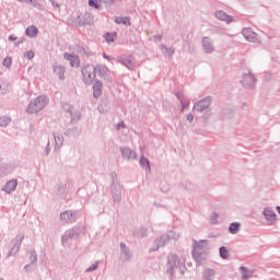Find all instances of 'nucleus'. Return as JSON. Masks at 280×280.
Listing matches in <instances>:
<instances>
[{
    "instance_id": "1",
    "label": "nucleus",
    "mask_w": 280,
    "mask_h": 280,
    "mask_svg": "<svg viewBox=\"0 0 280 280\" xmlns=\"http://www.w3.org/2000/svg\"><path fill=\"white\" fill-rule=\"evenodd\" d=\"M209 250H211V243L209 241H192L191 255L197 266L207 264V259H209Z\"/></svg>"
},
{
    "instance_id": "2",
    "label": "nucleus",
    "mask_w": 280,
    "mask_h": 280,
    "mask_svg": "<svg viewBox=\"0 0 280 280\" xmlns=\"http://www.w3.org/2000/svg\"><path fill=\"white\" fill-rule=\"evenodd\" d=\"M167 269L166 272L171 275V277H174V273L176 270L180 272V275H185L187 271V267L185 266V258L178 257V255L170 254L167 256Z\"/></svg>"
},
{
    "instance_id": "3",
    "label": "nucleus",
    "mask_w": 280,
    "mask_h": 280,
    "mask_svg": "<svg viewBox=\"0 0 280 280\" xmlns=\"http://www.w3.org/2000/svg\"><path fill=\"white\" fill-rule=\"evenodd\" d=\"M49 104V98L45 95H39L37 96L34 101H31L27 108L26 113L28 115H34V113H40L45 106Z\"/></svg>"
},
{
    "instance_id": "4",
    "label": "nucleus",
    "mask_w": 280,
    "mask_h": 280,
    "mask_svg": "<svg viewBox=\"0 0 280 280\" xmlns=\"http://www.w3.org/2000/svg\"><path fill=\"white\" fill-rule=\"evenodd\" d=\"M179 238H180V234L176 233L175 231H168L154 241L155 247H153L151 252L154 253L159 250V248H163V246H165L167 242H171V240H174V242H176V240H179Z\"/></svg>"
},
{
    "instance_id": "5",
    "label": "nucleus",
    "mask_w": 280,
    "mask_h": 280,
    "mask_svg": "<svg viewBox=\"0 0 280 280\" xmlns=\"http://www.w3.org/2000/svg\"><path fill=\"white\" fill-rule=\"evenodd\" d=\"M110 196L113 202L119 205L121 202V185L119 184V179H117V174H112V183H110Z\"/></svg>"
},
{
    "instance_id": "6",
    "label": "nucleus",
    "mask_w": 280,
    "mask_h": 280,
    "mask_svg": "<svg viewBox=\"0 0 280 280\" xmlns=\"http://www.w3.org/2000/svg\"><path fill=\"white\" fill-rule=\"evenodd\" d=\"M81 73L83 75L84 84H93L95 82L96 73H95V66L86 65L82 68Z\"/></svg>"
},
{
    "instance_id": "7",
    "label": "nucleus",
    "mask_w": 280,
    "mask_h": 280,
    "mask_svg": "<svg viewBox=\"0 0 280 280\" xmlns=\"http://www.w3.org/2000/svg\"><path fill=\"white\" fill-rule=\"evenodd\" d=\"M23 240H25V235L18 234L12 241H11V248L7 255V257H14L19 250H21V245L23 244Z\"/></svg>"
},
{
    "instance_id": "8",
    "label": "nucleus",
    "mask_w": 280,
    "mask_h": 280,
    "mask_svg": "<svg viewBox=\"0 0 280 280\" xmlns=\"http://www.w3.org/2000/svg\"><path fill=\"white\" fill-rule=\"evenodd\" d=\"M211 106V96H207L199 102L195 103L192 107V113H205V110H209Z\"/></svg>"
},
{
    "instance_id": "9",
    "label": "nucleus",
    "mask_w": 280,
    "mask_h": 280,
    "mask_svg": "<svg viewBox=\"0 0 280 280\" xmlns=\"http://www.w3.org/2000/svg\"><path fill=\"white\" fill-rule=\"evenodd\" d=\"M80 233H82V228L73 226L72 229L66 231L61 236L62 244H66L68 240H78L80 237Z\"/></svg>"
},
{
    "instance_id": "10",
    "label": "nucleus",
    "mask_w": 280,
    "mask_h": 280,
    "mask_svg": "<svg viewBox=\"0 0 280 280\" xmlns=\"http://www.w3.org/2000/svg\"><path fill=\"white\" fill-rule=\"evenodd\" d=\"M116 62H118V65H122V67H126L129 71H135V69H137L132 55L118 57Z\"/></svg>"
},
{
    "instance_id": "11",
    "label": "nucleus",
    "mask_w": 280,
    "mask_h": 280,
    "mask_svg": "<svg viewBox=\"0 0 280 280\" xmlns=\"http://www.w3.org/2000/svg\"><path fill=\"white\" fill-rule=\"evenodd\" d=\"M61 222L66 224H73L78 220V211L75 210H67L60 213Z\"/></svg>"
},
{
    "instance_id": "12",
    "label": "nucleus",
    "mask_w": 280,
    "mask_h": 280,
    "mask_svg": "<svg viewBox=\"0 0 280 280\" xmlns=\"http://www.w3.org/2000/svg\"><path fill=\"white\" fill-rule=\"evenodd\" d=\"M119 152L124 161H137V152L130 149V147H120Z\"/></svg>"
},
{
    "instance_id": "13",
    "label": "nucleus",
    "mask_w": 280,
    "mask_h": 280,
    "mask_svg": "<svg viewBox=\"0 0 280 280\" xmlns=\"http://www.w3.org/2000/svg\"><path fill=\"white\" fill-rule=\"evenodd\" d=\"M71 188V180L66 179L56 186L57 196H66L67 191Z\"/></svg>"
},
{
    "instance_id": "14",
    "label": "nucleus",
    "mask_w": 280,
    "mask_h": 280,
    "mask_svg": "<svg viewBox=\"0 0 280 280\" xmlns=\"http://www.w3.org/2000/svg\"><path fill=\"white\" fill-rule=\"evenodd\" d=\"M120 259L121 261H130L132 259V252L126 243H120Z\"/></svg>"
},
{
    "instance_id": "15",
    "label": "nucleus",
    "mask_w": 280,
    "mask_h": 280,
    "mask_svg": "<svg viewBox=\"0 0 280 280\" xmlns=\"http://www.w3.org/2000/svg\"><path fill=\"white\" fill-rule=\"evenodd\" d=\"M63 59L70 62V67L78 69L80 67V57L78 55H72L69 52L63 54Z\"/></svg>"
},
{
    "instance_id": "16",
    "label": "nucleus",
    "mask_w": 280,
    "mask_h": 280,
    "mask_svg": "<svg viewBox=\"0 0 280 280\" xmlns=\"http://www.w3.org/2000/svg\"><path fill=\"white\" fill-rule=\"evenodd\" d=\"M109 72H110V70L108 69V67H106L104 65L94 66V73H96V75H98L100 78H103L104 80H106V78H108Z\"/></svg>"
},
{
    "instance_id": "17",
    "label": "nucleus",
    "mask_w": 280,
    "mask_h": 280,
    "mask_svg": "<svg viewBox=\"0 0 280 280\" xmlns=\"http://www.w3.org/2000/svg\"><path fill=\"white\" fill-rule=\"evenodd\" d=\"M14 163L9 162L0 165V176H8L14 172Z\"/></svg>"
},
{
    "instance_id": "18",
    "label": "nucleus",
    "mask_w": 280,
    "mask_h": 280,
    "mask_svg": "<svg viewBox=\"0 0 280 280\" xmlns=\"http://www.w3.org/2000/svg\"><path fill=\"white\" fill-rule=\"evenodd\" d=\"M19 182L16 179H11L5 183V185L2 188V191H5V194H12V191H16Z\"/></svg>"
},
{
    "instance_id": "19",
    "label": "nucleus",
    "mask_w": 280,
    "mask_h": 280,
    "mask_svg": "<svg viewBox=\"0 0 280 280\" xmlns=\"http://www.w3.org/2000/svg\"><path fill=\"white\" fill-rule=\"evenodd\" d=\"M52 70H54V73L58 75L59 80H65V73L67 71L65 69V66L55 63L52 65Z\"/></svg>"
},
{
    "instance_id": "20",
    "label": "nucleus",
    "mask_w": 280,
    "mask_h": 280,
    "mask_svg": "<svg viewBox=\"0 0 280 280\" xmlns=\"http://www.w3.org/2000/svg\"><path fill=\"white\" fill-rule=\"evenodd\" d=\"M243 36L246 40H249V43L257 42V33L253 32L250 28L243 30Z\"/></svg>"
},
{
    "instance_id": "21",
    "label": "nucleus",
    "mask_w": 280,
    "mask_h": 280,
    "mask_svg": "<svg viewBox=\"0 0 280 280\" xmlns=\"http://www.w3.org/2000/svg\"><path fill=\"white\" fill-rule=\"evenodd\" d=\"M104 84L100 80H95L93 84V97L97 98L102 95V89Z\"/></svg>"
},
{
    "instance_id": "22",
    "label": "nucleus",
    "mask_w": 280,
    "mask_h": 280,
    "mask_svg": "<svg viewBox=\"0 0 280 280\" xmlns=\"http://www.w3.org/2000/svg\"><path fill=\"white\" fill-rule=\"evenodd\" d=\"M176 97L182 105L180 113H185V108L189 107V100H187L183 93H176Z\"/></svg>"
},
{
    "instance_id": "23",
    "label": "nucleus",
    "mask_w": 280,
    "mask_h": 280,
    "mask_svg": "<svg viewBox=\"0 0 280 280\" xmlns=\"http://www.w3.org/2000/svg\"><path fill=\"white\" fill-rule=\"evenodd\" d=\"M214 16L219 19V21H225V23H233V16L224 13V11H218Z\"/></svg>"
},
{
    "instance_id": "24",
    "label": "nucleus",
    "mask_w": 280,
    "mask_h": 280,
    "mask_svg": "<svg viewBox=\"0 0 280 280\" xmlns=\"http://www.w3.org/2000/svg\"><path fill=\"white\" fill-rule=\"evenodd\" d=\"M25 34L28 38H36V36H38V27L35 25L26 27Z\"/></svg>"
},
{
    "instance_id": "25",
    "label": "nucleus",
    "mask_w": 280,
    "mask_h": 280,
    "mask_svg": "<svg viewBox=\"0 0 280 280\" xmlns=\"http://www.w3.org/2000/svg\"><path fill=\"white\" fill-rule=\"evenodd\" d=\"M264 215L266 217V220H268V222H277V213H275V211L266 209L264 211Z\"/></svg>"
},
{
    "instance_id": "26",
    "label": "nucleus",
    "mask_w": 280,
    "mask_h": 280,
    "mask_svg": "<svg viewBox=\"0 0 280 280\" xmlns=\"http://www.w3.org/2000/svg\"><path fill=\"white\" fill-rule=\"evenodd\" d=\"M135 237H148V228H138L133 231Z\"/></svg>"
},
{
    "instance_id": "27",
    "label": "nucleus",
    "mask_w": 280,
    "mask_h": 280,
    "mask_svg": "<svg viewBox=\"0 0 280 280\" xmlns=\"http://www.w3.org/2000/svg\"><path fill=\"white\" fill-rule=\"evenodd\" d=\"M160 49L162 54H165L166 56H168V58H172L174 56V51H175L174 47L167 48V46H165L164 44H161Z\"/></svg>"
},
{
    "instance_id": "28",
    "label": "nucleus",
    "mask_w": 280,
    "mask_h": 280,
    "mask_svg": "<svg viewBox=\"0 0 280 280\" xmlns=\"http://www.w3.org/2000/svg\"><path fill=\"white\" fill-rule=\"evenodd\" d=\"M80 119H82V114L80 113V110H72L70 113V121L71 124H78V121H80Z\"/></svg>"
},
{
    "instance_id": "29",
    "label": "nucleus",
    "mask_w": 280,
    "mask_h": 280,
    "mask_svg": "<svg viewBox=\"0 0 280 280\" xmlns=\"http://www.w3.org/2000/svg\"><path fill=\"white\" fill-rule=\"evenodd\" d=\"M202 47L206 54L211 52V38L209 37H203L202 38Z\"/></svg>"
},
{
    "instance_id": "30",
    "label": "nucleus",
    "mask_w": 280,
    "mask_h": 280,
    "mask_svg": "<svg viewBox=\"0 0 280 280\" xmlns=\"http://www.w3.org/2000/svg\"><path fill=\"white\" fill-rule=\"evenodd\" d=\"M115 23H116L117 25H128V26L132 25V24L130 23V18H128V16H126V18L117 16V18L115 19Z\"/></svg>"
},
{
    "instance_id": "31",
    "label": "nucleus",
    "mask_w": 280,
    "mask_h": 280,
    "mask_svg": "<svg viewBox=\"0 0 280 280\" xmlns=\"http://www.w3.org/2000/svg\"><path fill=\"white\" fill-rule=\"evenodd\" d=\"M140 166H142L143 170H147V172H150L151 171V167H150V160H148V158L145 156H141L140 158Z\"/></svg>"
},
{
    "instance_id": "32",
    "label": "nucleus",
    "mask_w": 280,
    "mask_h": 280,
    "mask_svg": "<svg viewBox=\"0 0 280 280\" xmlns=\"http://www.w3.org/2000/svg\"><path fill=\"white\" fill-rule=\"evenodd\" d=\"M12 121V118L9 116H1L0 117V128H5L7 126H10V122Z\"/></svg>"
},
{
    "instance_id": "33",
    "label": "nucleus",
    "mask_w": 280,
    "mask_h": 280,
    "mask_svg": "<svg viewBox=\"0 0 280 280\" xmlns=\"http://www.w3.org/2000/svg\"><path fill=\"white\" fill-rule=\"evenodd\" d=\"M243 84L245 86H253V84H255V77H253L252 74H248L243 79Z\"/></svg>"
},
{
    "instance_id": "34",
    "label": "nucleus",
    "mask_w": 280,
    "mask_h": 280,
    "mask_svg": "<svg viewBox=\"0 0 280 280\" xmlns=\"http://www.w3.org/2000/svg\"><path fill=\"white\" fill-rule=\"evenodd\" d=\"M105 39L106 43H115L117 40V33H106Z\"/></svg>"
},
{
    "instance_id": "35",
    "label": "nucleus",
    "mask_w": 280,
    "mask_h": 280,
    "mask_svg": "<svg viewBox=\"0 0 280 280\" xmlns=\"http://www.w3.org/2000/svg\"><path fill=\"white\" fill-rule=\"evenodd\" d=\"M240 223H231L229 231L230 233H232L233 235H235L237 233V231H240Z\"/></svg>"
},
{
    "instance_id": "36",
    "label": "nucleus",
    "mask_w": 280,
    "mask_h": 280,
    "mask_svg": "<svg viewBox=\"0 0 280 280\" xmlns=\"http://www.w3.org/2000/svg\"><path fill=\"white\" fill-rule=\"evenodd\" d=\"M241 272H242L243 280L250 279V271H248V269H246V267H241Z\"/></svg>"
},
{
    "instance_id": "37",
    "label": "nucleus",
    "mask_w": 280,
    "mask_h": 280,
    "mask_svg": "<svg viewBox=\"0 0 280 280\" xmlns=\"http://www.w3.org/2000/svg\"><path fill=\"white\" fill-rule=\"evenodd\" d=\"M62 109L70 115L73 112V106L69 103H61Z\"/></svg>"
},
{
    "instance_id": "38",
    "label": "nucleus",
    "mask_w": 280,
    "mask_h": 280,
    "mask_svg": "<svg viewBox=\"0 0 280 280\" xmlns=\"http://www.w3.org/2000/svg\"><path fill=\"white\" fill-rule=\"evenodd\" d=\"M54 139H55V145H57L58 148H60V145H62L63 143V139L62 136L60 135H54Z\"/></svg>"
},
{
    "instance_id": "39",
    "label": "nucleus",
    "mask_w": 280,
    "mask_h": 280,
    "mask_svg": "<svg viewBox=\"0 0 280 280\" xmlns=\"http://www.w3.org/2000/svg\"><path fill=\"white\" fill-rule=\"evenodd\" d=\"M88 5L90 8H94L95 10H100V8L102 7V4L97 3V0H88Z\"/></svg>"
},
{
    "instance_id": "40",
    "label": "nucleus",
    "mask_w": 280,
    "mask_h": 280,
    "mask_svg": "<svg viewBox=\"0 0 280 280\" xmlns=\"http://www.w3.org/2000/svg\"><path fill=\"white\" fill-rule=\"evenodd\" d=\"M201 280H211V269L203 270Z\"/></svg>"
},
{
    "instance_id": "41",
    "label": "nucleus",
    "mask_w": 280,
    "mask_h": 280,
    "mask_svg": "<svg viewBox=\"0 0 280 280\" xmlns=\"http://www.w3.org/2000/svg\"><path fill=\"white\" fill-rule=\"evenodd\" d=\"M100 267V260L91 265L88 269H85V272H94V270H97Z\"/></svg>"
},
{
    "instance_id": "42",
    "label": "nucleus",
    "mask_w": 280,
    "mask_h": 280,
    "mask_svg": "<svg viewBox=\"0 0 280 280\" xmlns=\"http://www.w3.org/2000/svg\"><path fill=\"white\" fill-rule=\"evenodd\" d=\"M31 255V264H36V261H38V255L36 254V250H31L30 252Z\"/></svg>"
},
{
    "instance_id": "43",
    "label": "nucleus",
    "mask_w": 280,
    "mask_h": 280,
    "mask_svg": "<svg viewBox=\"0 0 280 280\" xmlns=\"http://www.w3.org/2000/svg\"><path fill=\"white\" fill-rule=\"evenodd\" d=\"M220 255H221L222 259H226L229 257V249H226V247H221Z\"/></svg>"
},
{
    "instance_id": "44",
    "label": "nucleus",
    "mask_w": 280,
    "mask_h": 280,
    "mask_svg": "<svg viewBox=\"0 0 280 280\" xmlns=\"http://www.w3.org/2000/svg\"><path fill=\"white\" fill-rule=\"evenodd\" d=\"M51 152L50 142L48 141L45 148V151L43 153V156H49V153Z\"/></svg>"
},
{
    "instance_id": "45",
    "label": "nucleus",
    "mask_w": 280,
    "mask_h": 280,
    "mask_svg": "<svg viewBox=\"0 0 280 280\" xmlns=\"http://www.w3.org/2000/svg\"><path fill=\"white\" fill-rule=\"evenodd\" d=\"M77 51H78V54H82L83 56H89V50L84 47L78 46Z\"/></svg>"
},
{
    "instance_id": "46",
    "label": "nucleus",
    "mask_w": 280,
    "mask_h": 280,
    "mask_svg": "<svg viewBox=\"0 0 280 280\" xmlns=\"http://www.w3.org/2000/svg\"><path fill=\"white\" fill-rule=\"evenodd\" d=\"M24 58H27V60H34V51L28 50V51L24 52Z\"/></svg>"
},
{
    "instance_id": "47",
    "label": "nucleus",
    "mask_w": 280,
    "mask_h": 280,
    "mask_svg": "<svg viewBox=\"0 0 280 280\" xmlns=\"http://www.w3.org/2000/svg\"><path fill=\"white\" fill-rule=\"evenodd\" d=\"M4 67H11L12 66V58L7 57L3 61Z\"/></svg>"
},
{
    "instance_id": "48",
    "label": "nucleus",
    "mask_w": 280,
    "mask_h": 280,
    "mask_svg": "<svg viewBox=\"0 0 280 280\" xmlns=\"http://www.w3.org/2000/svg\"><path fill=\"white\" fill-rule=\"evenodd\" d=\"M25 43V38L21 37L18 42H15L14 47H19V45H23Z\"/></svg>"
},
{
    "instance_id": "49",
    "label": "nucleus",
    "mask_w": 280,
    "mask_h": 280,
    "mask_svg": "<svg viewBox=\"0 0 280 280\" xmlns=\"http://www.w3.org/2000/svg\"><path fill=\"white\" fill-rule=\"evenodd\" d=\"M20 3H31L32 5H35L36 8V3H34V0H18Z\"/></svg>"
},
{
    "instance_id": "50",
    "label": "nucleus",
    "mask_w": 280,
    "mask_h": 280,
    "mask_svg": "<svg viewBox=\"0 0 280 280\" xmlns=\"http://www.w3.org/2000/svg\"><path fill=\"white\" fill-rule=\"evenodd\" d=\"M126 124H124V121H120L117 124V130H121V128H125Z\"/></svg>"
},
{
    "instance_id": "51",
    "label": "nucleus",
    "mask_w": 280,
    "mask_h": 280,
    "mask_svg": "<svg viewBox=\"0 0 280 280\" xmlns=\"http://www.w3.org/2000/svg\"><path fill=\"white\" fill-rule=\"evenodd\" d=\"M19 39V37H16V35H10L9 36V40H11V42H14V40H18Z\"/></svg>"
},
{
    "instance_id": "52",
    "label": "nucleus",
    "mask_w": 280,
    "mask_h": 280,
    "mask_svg": "<svg viewBox=\"0 0 280 280\" xmlns=\"http://www.w3.org/2000/svg\"><path fill=\"white\" fill-rule=\"evenodd\" d=\"M105 60H113V57L108 56L106 52L103 54Z\"/></svg>"
},
{
    "instance_id": "53",
    "label": "nucleus",
    "mask_w": 280,
    "mask_h": 280,
    "mask_svg": "<svg viewBox=\"0 0 280 280\" xmlns=\"http://www.w3.org/2000/svg\"><path fill=\"white\" fill-rule=\"evenodd\" d=\"M187 121H194V114H188L187 115Z\"/></svg>"
},
{
    "instance_id": "54",
    "label": "nucleus",
    "mask_w": 280,
    "mask_h": 280,
    "mask_svg": "<svg viewBox=\"0 0 280 280\" xmlns=\"http://www.w3.org/2000/svg\"><path fill=\"white\" fill-rule=\"evenodd\" d=\"M154 38H155V40H163V35L158 34L154 36Z\"/></svg>"
},
{
    "instance_id": "55",
    "label": "nucleus",
    "mask_w": 280,
    "mask_h": 280,
    "mask_svg": "<svg viewBox=\"0 0 280 280\" xmlns=\"http://www.w3.org/2000/svg\"><path fill=\"white\" fill-rule=\"evenodd\" d=\"M0 91H2V93H5V92H4L5 89H3V81H2V80H0Z\"/></svg>"
},
{
    "instance_id": "56",
    "label": "nucleus",
    "mask_w": 280,
    "mask_h": 280,
    "mask_svg": "<svg viewBox=\"0 0 280 280\" xmlns=\"http://www.w3.org/2000/svg\"><path fill=\"white\" fill-rule=\"evenodd\" d=\"M65 136L66 137H71V129H68L67 131H65Z\"/></svg>"
},
{
    "instance_id": "57",
    "label": "nucleus",
    "mask_w": 280,
    "mask_h": 280,
    "mask_svg": "<svg viewBox=\"0 0 280 280\" xmlns=\"http://www.w3.org/2000/svg\"><path fill=\"white\" fill-rule=\"evenodd\" d=\"M54 8H60V4L59 3H56L54 0L51 1Z\"/></svg>"
},
{
    "instance_id": "58",
    "label": "nucleus",
    "mask_w": 280,
    "mask_h": 280,
    "mask_svg": "<svg viewBox=\"0 0 280 280\" xmlns=\"http://www.w3.org/2000/svg\"><path fill=\"white\" fill-rule=\"evenodd\" d=\"M96 1H97V3H98L100 5H102V3H107L106 0H96Z\"/></svg>"
},
{
    "instance_id": "59",
    "label": "nucleus",
    "mask_w": 280,
    "mask_h": 280,
    "mask_svg": "<svg viewBox=\"0 0 280 280\" xmlns=\"http://www.w3.org/2000/svg\"><path fill=\"white\" fill-rule=\"evenodd\" d=\"M84 23H85V25H91V23H93V20H89V21H86Z\"/></svg>"
},
{
    "instance_id": "60",
    "label": "nucleus",
    "mask_w": 280,
    "mask_h": 280,
    "mask_svg": "<svg viewBox=\"0 0 280 280\" xmlns=\"http://www.w3.org/2000/svg\"><path fill=\"white\" fill-rule=\"evenodd\" d=\"M85 16H88V19H93V15H91V13H85Z\"/></svg>"
},
{
    "instance_id": "61",
    "label": "nucleus",
    "mask_w": 280,
    "mask_h": 280,
    "mask_svg": "<svg viewBox=\"0 0 280 280\" xmlns=\"http://www.w3.org/2000/svg\"><path fill=\"white\" fill-rule=\"evenodd\" d=\"M24 268H25V270H27V269L30 268V265H25V267H24Z\"/></svg>"
},
{
    "instance_id": "62",
    "label": "nucleus",
    "mask_w": 280,
    "mask_h": 280,
    "mask_svg": "<svg viewBox=\"0 0 280 280\" xmlns=\"http://www.w3.org/2000/svg\"><path fill=\"white\" fill-rule=\"evenodd\" d=\"M214 218H218V214H214Z\"/></svg>"
},
{
    "instance_id": "63",
    "label": "nucleus",
    "mask_w": 280,
    "mask_h": 280,
    "mask_svg": "<svg viewBox=\"0 0 280 280\" xmlns=\"http://www.w3.org/2000/svg\"><path fill=\"white\" fill-rule=\"evenodd\" d=\"M0 280H3V278H0Z\"/></svg>"
}]
</instances>
